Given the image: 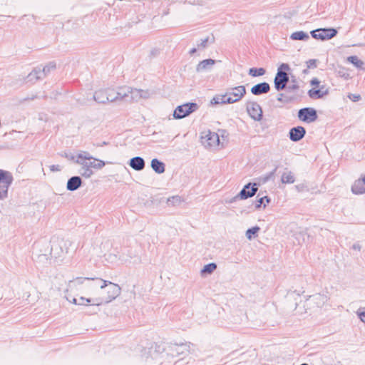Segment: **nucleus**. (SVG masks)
<instances>
[{
  "label": "nucleus",
  "mask_w": 365,
  "mask_h": 365,
  "mask_svg": "<svg viewBox=\"0 0 365 365\" xmlns=\"http://www.w3.org/2000/svg\"><path fill=\"white\" fill-rule=\"evenodd\" d=\"M85 282H87L88 287L93 289H100L101 296L96 297L98 300V306L110 302L120 294L121 289L118 284L101 278L76 277L69 281L68 287L73 288L83 284Z\"/></svg>",
  "instance_id": "nucleus-1"
},
{
  "label": "nucleus",
  "mask_w": 365,
  "mask_h": 365,
  "mask_svg": "<svg viewBox=\"0 0 365 365\" xmlns=\"http://www.w3.org/2000/svg\"><path fill=\"white\" fill-rule=\"evenodd\" d=\"M76 163L81 165L78 173L86 178L93 174L92 168L101 169L106 164L104 161L94 158L86 151H81L77 155Z\"/></svg>",
  "instance_id": "nucleus-2"
},
{
  "label": "nucleus",
  "mask_w": 365,
  "mask_h": 365,
  "mask_svg": "<svg viewBox=\"0 0 365 365\" xmlns=\"http://www.w3.org/2000/svg\"><path fill=\"white\" fill-rule=\"evenodd\" d=\"M149 93L147 91L132 88L130 87H121L118 88V96L120 101H138L140 98H148Z\"/></svg>",
  "instance_id": "nucleus-3"
},
{
  "label": "nucleus",
  "mask_w": 365,
  "mask_h": 365,
  "mask_svg": "<svg viewBox=\"0 0 365 365\" xmlns=\"http://www.w3.org/2000/svg\"><path fill=\"white\" fill-rule=\"evenodd\" d=\"M289 69V65L285 63H281L278 67L274 79V88L277 91H282L286 88L289 81V76L287 71Z\"/></svg>",
  "instance_id": "nucleus-4"
},
{
  "label": "nucleus",
  "mask_w": 365,
  "mask_h": 365,
  "mask_svg": "<svg viewBox=\"0 0 365 365\" xmlns=\"http://www.w3.org/2000/svg\"><path fill=\"white\" fill-rule=\"evenodd\" d=\"M329 300V297L327 294L317 293L311 296L305 300L304 307H306L305 312L307 310L314 312L319 308L324 307Z\"/></svg>",
  "instance_id": "nucleus-5"
},
{
  "label": "nucleus",
  "mask_w": 365,
  "mask_h": 365,
  "mask_svg": "<svg viewBox=\"0 0 365 365\" xmlns=\"http://www.w3.org/2000/svg\"><path fill=\"white\" fill-rule=\"evenodd\" d=\"M93 99L98 103L120 101L118 90L115 91L113 88H107L96 91L93 95Z\"/></svg>",
  "instance_id": "nucleus-6"
},
{
  "label": "nucleus",
  "mask_w": 365,
  "mask_h": 365,
  "mask_svg": "<svg viewBox=\"0 0 365 365\" xmlns=\"http://www.w3.org/2000/svg\"><path fill=\"white\" fill-rule=\"evenodd\" d=\"M14 180L11 173L9 171L0 170V200L8 196V190Z\"/></svg>",
  "instance_id": "nucleus-7"
},
{
  "label": "nucleus",
  "mask_w": 365,
  "mask_h": 365,
  "mask_svg": "<svg viewBox=\"0 0 365 365\" xmlns=\"http://www.w3.org/2000/svg\"><path fill=\"white\" fill-rule=\"evenodd\" d=\"M199 106L196 103H186L177 106L173 112L175 119L184 118L198 109Z\"/></svg>",
  "instance_id": "nucleus-8"
},
{
  "label": "nucleus",
  "mask_w": 365,
  "mask_h": 365,
  "mask_svg": "<svg viewBox=\"0 0 365 365\" xmlns=\"http://www.w3.org/2000/svg\"><path fill=\"white\" fill-rule=\"evenodd\" d=\"M258 190V184L254 182H249L246 184L238 195L232 197L229 200L230 203H232L236 201L237 199L246 200L247 198L254 196Z\"/></svg>",
  "instance_id": "nucleus-9"
},
{
  "label": "nucleus",
  "mask_w": 365,
  "mask_h": 365,
  "mask_svg": "<svg viewBox=\"0 0 365 365\" xmlns=\"http://www.w3.org/2000/svg\"><path fill=\"white\" fill-rule=\"evenodd\" d=\"M312 38L322 41L329 40L337 34V30L334 28H320L310 32Z\"/></svg>",
  "instance_id": "nucleus-10"
},
{
  "label": "nucleus",
  "mask_w": 365,
  "mask_h": 365,
  "mask_svg": "<svg viewBox=\"0 0 365 365\" xmlns=\"http://www.w3.org/2000/svg\"><path fill=\"white\" fill-rule=\"evenodd\" d=\"M227 104H232L240 101L246 94V88L244 86H238L227 89Z\"/></svg>",
  "instance_id": "nucleus-11"
},
{
  "label": "nucleus",
  "mask_w": 365,
  "mask_h": 365,
  "mask_svg": "<svg viewBox=\"0 0 365 365\" xmlns=\"http://www.w3.org/2000/svg\"><path fill=\"white\" fill-rule=\"evenodd\" d=\"M297 117L299 120L310 123L314 122L317 119L318 115L314 108L305 107L298 110Z\"/></svg>",
  "instance_id": "nucleus-12"
},
{
  "label": "nucleus",
  "mask_w": 365,
  "mask_h": 365,
  "mask_svg": "<svg viewBox=\"0 0 365 365\" xmlns=\"http://www.w3.org/2000/svg\"><path fill=\"white\" fill-rule=\"evenodd\" d=\"M246 108L249 115L254 120L260 121L262 119V109L257 102H247Z\"/></svg>",
  "instance_id": "nucleus-13"
},
{
  "label": "nucleus",
  "mask_w": 365,
  "mask_h": 365,
  "mask_svg": "<svg viewBox=\"0 0 365 365\" xmlns=\"http://www.w3.org/2000/svg\"><path fill=\"white\" fill-rule=\"evenodd\" d=\"M201 142L205 147H215L220 143V138L217 133L208 130L201 137Z\"/></svg>",
  "instance_id": "nucleus-14"
},
{
  "label": "nucleus",
  "mask_w": 365,
  "mask_h": 365,
  "mask_svg": "<svg viewBox=\"0 0 365 365\" xmlns=\"http://www.w3.org/2000/svg\"><path fill=\"white\" fill-rule=\"evenodd\" d=\"M63 245H66V243L63 241L58 242H53L51 247V255L52 257L56 259L62 257L64 253H67V248L63 249Z\"/></svg>",
  "instance_id": "nucleus-15"
},
{
  "label": "nucleus",
  "mask_w": 365,
  "mask_h": 365,
  "mask_svg": "<svg viewBox=\"0 0 365 365\" xmlns=\"http://www.w3.org/2000/svg\"><path fill=\"white\" fill-rule=\"evenodd\" d=\"M306 134V130L303 126L299 125L292 128L289 131V138L293 142L301 140Z\"/></svg>",
  "instance_id": "nucleus-16"
},
{
  "label": "nucleus",
  "mask_w": 365,
  "mask_h": 365,
  "mask_svg": "<svg viewBox=\"0 0 365 365\" xmlns=\"http://www.w3.org/2000/svg\"><path fill=\"white\" fill-rule=\"evenodd\" d=\"M251 93L255 96L267 93L270 91V86L267 82H262L251 88Z\"/></svg>",
  "instance_id": "nucleus-17"
},
{
  "label": "nucleus",
  "mask_w": 365,
  "mask_h": 365,
  "mask_svg": "<svg viewBox=\"0 0 365 365\" xmlns=\"http://www.w3.org/2000/svg\"><path fill=\"white\" fill-rule=\"evenodd\" d=\"M128 165L134 170L141 171L145 168V163L143 158L136 156L130 159Z\"/></svg>",
  "instance_id": "nucleus-18"
},
{
  "label": "nucleus",
  "mask_w": 365,
  "mask_h": 365,
  "mask_svg": "<svg viewBox=\"0 0 365 365\" xmlns=\"http://www.w3.org/2000/svg\"><path fill=\"white\" fill-rule=\"evenodd\" d=\"M328 93V89H325V87L324 86H322L321 88L319 89L312 88L308 91L309 96L312 99L322 98Z\"/></svg>",
  "instance_id": "nucleus-19"
},
{
  "label": "nucleus",
  "mask_w": 365,
  "mask_h": 365,
  "mask_svg": "<svg viewBox=\"0 0 365 365\" xmlns=\"http://www.w3.org/2000/svg\"><path fill=\"white\" fill-rule=\"evenodd\" d=\"M82 184V180L79 176H73L68 180L66 188L69 191H75L78 189Z\"/></svg>",
  "instance_id": "nucleus-20"
},
{
  "label": "nucleus",
  "mask_w": 365,
  "mask_h": 365,
  "mask_svg": "<svg viewBox=\"0 0 365 365\" xmlns=\"http://www.w3.org/2000/svg\"><path fill=\"white\" fill-rule=\"evenodd\" d=\"M351 191L354 194H363L365 192V176L356 180L351 187Z\"/></svg>",
  "instance_id": "nucleus-21"
},
{
  "label": "nucleus",
  "mask_w": 365,
  "mask_h": 365,
  "mask_svg": "<svg viewBox=\"0 0 365 365\" xmlns=\"http://www.w3.org/2000/svg\"><path fill=\"white\" fill-rule=\"evenodd\" d=\"M150 166L152 169L158 174L163 173L165 170V163L157 158H154L151 160Z\"/></svg>",
  "instance_id": "nucleus-22"
},
{
  "label": "nucleus",
  "mask_w": 365,
  "mask_h": 365,
  "mask_svg": "<svg viewBox=\"0 0 365 365\" xmlns=\"http://www.w3.org/2000/svg\"><path fill=\"white\" fill-rule=\"evenodd\" d=\"M98 300L96 297H88L86 298L83 297H81L78 298V305L81 306H87V305H92V306H98Z\"/></svg>",
  "instance_id": "nucleus-23"
},
{
  "label": "nucleus",
  "mask_w": 365,
  "mask_h": 365,
  "mask_svg": "<svg viewBox=\"0 0 365 365\" xmlns=\"http://www.w3.org/2000/svg\"><path fill=\"white\" fill-rule=\"evenodd\" d=\"M215 61L213 59H211V58L203 60L197 64L196 71L197 72L202 71L212 66L215 64Z\"/></svg>",
  "instance_id": "nucleus-24"
},
{
  "label": "nucleus",
  "mask_w": 365,
  "mask_h": 365,
  "mask_svg": "<svg viewBox=\"0 0 365 365\" xmlns=\"http://www.w3.org/2000/svg\"><path fill=\"white\" fill-rule=\"evenodd\" d=\"M172 351L176 353V355L185 354L189 352V345L182 344L180 345L175 344L172 346Z\"/></svg>",
  "instance_id": "nucleus-25"
},
{
  "label": "nucleus",
  "mask_w": 365,
  "mask_h": 365,
  "mask_svg": "<svg viewBox=\"0 0 365 365\" xmlns=\"http://www.w3.org/2000/svg\"><path fill=\"white\" fill-rule=\"evenodd\" d=\"M290 38L295 41H307L309 39V35L303 31H298L292 33Z\"/></svg>",
  "instance_id": "nucleus-26"
},
{
  "label": "nucleus",
  "mask_w": 365,
  "mask_h": 365,
  "mask_svg": "<svg viewBox=\"0 0 365 365\" xmlns=\"http://www.w3.org/2000/svg\"><path fill=\"white\" fill-rule=\"evenodd\" d=\"M56 68V63L55 62L52 61L48 63L46 66H45L43 68H39L38 73L42 76V78H43L48 73L51 72V71H53Z\"/></svg>",
  "instance_id": "nucleus-27"
},
{
  "label": "nucleus",
  "mask_w": 365,
  "mask_h": 365,
  "mask_svg": "<svg viewBox=\"0 0 365 365\" xmlns=\"http://www.w3.org/2000/svg\"><path fill=\"white\" fill-rule=\"evenodd\" d=\"M227 94L225 93L224 95H217L213 97L211 100L210 103L212 105L217 104H227Z\"/></svg>",
  "instance_id": "nucleus-28"
},
{
  "label": "nucleus",
  "mask_w": 365,
  "mask_h": 365,
  "mask_svg": "<svg viewBox=\"0 0 365 365\" xmlns=\"http://www.w3.org/2000/svg\"><path fill=\"white\" fill-rule=\"evenodd\" d=\"M281 181L282 183L292 184L294 182L295 178L291 171H286L282 174Z\"/></svg>",
  "instance_id": "nucleus-29"
},
{
  "label": "nucleus",
  "mask_w": 365,
  "mask_h": 365,
  "mask_svg": "<svg viewBox=\"0 0 365 365\" xmlns=\"http://www.w3.org/2000/svg\"><path fill=\"white\" fill-rule=\"evenodd\" d=\"M217 269V264L214 262L209 263L201 269V274H210Z\"/></svg>",
  "instance_id": "nucleus-30"
},
{
  "label": "nucleus",
  "mask_w": 365,
  "mask_h": 365,
  "mask_svg": "<svg viewBox=\"0 0 365 365\" xmlns=\"http://www.w3.org/2000/svg\"><path fill=\"white\" fill-rule=\"evenodd\" d=\"M39 67L34 68L27 76L28 81H36L39 79H42V76L38 73Z\"/></svg>",
  "instance_id": "nucleus-31"
},
{
  "label": "nucleus",
  "mask_w": 365,
  "mask_h": 365,
  "mask_svg": "<svg viewBox=\"0 0 365 365\" xmlns=\"http://www.w3.org/2000/svg\"><path fill=\"white\" fill-rule=\"evenodd\" d=\"M260 228L258 226H255L251 228H249L246 231V237L248 240H252V238L255 237L257 235L258 232L259 231Z\"/></svg>",
  "instance_id": "nucleus-32"
},
{
  "label": "nucleus",
  "mask_w": 365,
  "mask_h": 365,
  "mask_svg": "<svg viewBox=\"0 0 365 365\" xmlns=\"http://www.w3.org/2000/svg\"><path fill=\"white\" fill-rule=\"evenodd\" d=\"M265 72L266 71L263 68H250L248 73L252 77H257L263 76L265 73Z\"/></svg>",
  "instance_id": "nucleus-33"
},
{
  "label": "nucleus",
  "mask_w": 365,
  "mask_h": 365,
  "mask_svg": "<svg viewBox=\"0 0 365 365\" xmlns=\"http://www.w3.org/2000/svg\"><path fill=\"white\" fill-rule=\"evenodd\" d=\"M347 61L354 65L356 68H361L364 62L361 61L356 56H351L347 58Z\"/></svg>",
  "instance_id": "nucleus-34"
},
{
  "label": "nucleus",
  "mask_w": 365,
  "mask_h": 365,
  "mask_svg": "<svg viewBox=\"0 0 365 365\" xmlns=\"http://www.w3.org/2000/svg\"><path fill=\"white\" fill-rule=\"evenodd\" d=\"M180 202H181L180 197H179L178 195L170 197L168 199V203L169 205H176L179 204Z\"/></svg>",
  "instance_id": "nucleus-35"
},
{
  "label": "nucleus",
  "mask_w": 365,
  "mask_h": 365,
  "mask_svg": "<svg viewBox=\"0 0 365 365\" xmlns=\"http://www.w3.org/2000/svg\"><path fill=\"white\" fill-rule=\"evenodd\" d=\"M292 84L288 86V88H287L288 90L289 91H295L298 90L299 86L297 83L296 78L294 76H292Z\"/></svg>",
  "instance_id": "nucleus-36"
},
{
  "label": "nucleus",
  "mask_w": 365,
  "mask_h": 365,
  "mask_svg": "<svg viewBox=\"0 0 365 365\" xmlns=\"http://www.w3.org/2000/svg\"><path fill=\"white\" fill-rule=\"evenodd\" d=\"M356 315L357 317H359V319L363 322L365 324V310H364V308L361 309H359L357 311H356Z\"/></svg>",
  "instance_id": "nucleus-37"
},
{
  "label": "nucleus",
  "mask_w": 365,
  "mask_h": 365,
  "mask_svg": "<svg viewBox=\"0 0 365 365\" xmlns=\"http://www.w3.org/2000/svg\"><path fill=\"white\" fill-rule=\"evenodd\" d=\"M317 60L316 59H309L306 62L307 68H317Z\"/></svg>",
  "instance_id": "nucleus-38"
},
{
  "label": "nucleus",
  "mask_w": 365,
  "mask_h": 365,
  "mask_svg": "<svg viewBox=\"0 0 365 365\" xmlns=\"http://www.w3.org/2000/svg\"><path fill=\"white\" fill-rule=\"evenodd\" d=\"M348 98L353 102L359 101L361 99V96L356 93H349Z\"/></svg>",
  "instance_id": "nucleus-39"
},
{
  "label": "nucleus",
  "mask_w": 365,
  "mask_h": 365,
  "mask_svg": "<svg viewBox=\"0 0 365 365\" xmlns=\"http://www.w3.org/2000/svg\"><path fill=\"white\" fill-rule=\"evenodd\" d=\"M63 156H64L68 160H72L75 163H76V160L77 158V155H75L71 153H65Z\"/></svg>",
  "instance_id": "nucleus-40"
},
{
  "label": "nucleus",
  "mask_w": 365,
  "mask_h": 365,
  "mask_svg": "<svg viewBox=\"0 0 365 365\" xmlns=\"http://www.w3.org/2000/svg\"><path fill=\"white\" fill-rule=\"evenodd\" d=\"M209 37L202 39L200 43L197 45L198 47L205 48L207 46V43L209 42Z\"/></svg>",
  "instance_id": "nucleus-41"
},
{
  "label": "nucleus",
  "mask_w": 365,
  "mask_h": 365,
  "mask_svg": "<svg viewBox=\"0 0 365 365\" xmlns=\"http://www.w3.org/2000/svg\"><path fill=\"white\" fill-rule=\"evenodd\" d=\"M264 197H259L255 202V207L257 209L261 207L262 205L264 203Z\"/></svg>",
  "instance_id": "nucleus-42"
},
{
  "label": "nucleus",
  "mask_w": 365,
  "mask_h": 365,
  "mask_svg": "<svg viewBox=\"0 0 365 365\" xmlns=\"http://www.w3.org/2000/svg\"><path fill=\"white\" fill-rule=\"evenodd\" d=\"M51 171H60L61 170V166L58 165H52L50 166Z\"/></svg>",
  "instance_id": "nucleus-43"
},
{
  "label": "nucleus",
  "mask_w": 365,
  "mask_h": 365,
  "mask_svg": "<svg viewBox=\"0 0 365 365\" xmlns=\"http://www.w3.org/2000/svg\"><path fill=\"white\" fill-rule=\"evenodd\" d=\"M66 299H67L68 302H71V303H73V304H74L78 305V298H76V297H71V298H70V297H67V296H66Z\"/></svg>",
  "instance_id": "nucleus-44"
},
{
  "label": "nucleus",
  "mask_w": 365,
  "mask_h": 365,
  "mask_svg": "<svg viewBox=\"0 0 365 365\" xmlns=\"http://www.w3.org/2000/svg\"><path fill=\"white\" fill-rule=\"evenodd\" d=\"M319 83H320V81L317 78H312L310 81V84L312 86H318L319 85Z\"/></svg>",
  "instance_id": "nucleus-45"
},
{
  "label": "nucleus",
  "mask_w": 365,
  "mask_h": 365,
  "mask_svg": "<svg viewBox=\"0 0 365 365\" xmlns=\"http://www.w3.org/2000/svg\"><path fill=\"white\" fill-rule=\"evenodd\" d=\"M352 249L354 250L360 251L361 249V246L359 242H356L352 245Z\"/></svg>",
  "instance_id": "nucleus-46"
},
{
  "label": "nucleus",
  "mask_w": 365,
  "mask_h": 365,
  "mask_svg": "<svg viewBox=\"0 0 365 365\" xmlns=\"http://www.w3.org/2000/svg\"><path fill=\"white\" fill-rule=\"evenodd\" d=\"M196 51H197V49H196L195 48H192V49L190 51V55H192V54H194Z\"/></svg>",
  "instance_id": "nucleus-47"
},
{
  "label": "nucleus",
  "mask_w": 365,
  "mask_h": 365,
  "mask_svg": "<svg viewBox=\"0 0 365 365\" xmlns=\"http://www.w3.org/2000/svg\"><path fill=\"white\" fill-rule=\"evenodd\" d=\"M282 96H283V93H279V96L277 98V101H282Z\"/></svg>",
  "instance_id": "nucleus-48"
},
{
  "label": "nucleus",
  "mask_w": 365,
  "mask_h": 365,
  "mask_svg": "<svg viewBox=\"0 0 365 365\" xmlns=\"http://www.w3.org/2000/svg\"><path fill=\"white\" fill-rule=\"evenodd\" d=\"M264 200H266L267 203H269L270 202V198L267 196H264Z\"/></svg>",
  "instance_id": "nucleus-49"
},
{
  "label": "nucleus",
  "mask_w": 365,
  "mask_h": 365,
  "mask_svg": "<svg viewBox=\"0 0 365 365\" xmlns=\"http://www.w3.org/2000/svg\"><path fill=\"white\" fill-rule=\"evenodd\" d=\"M308 69H309V68H307L306 69H304V70L303 71V73H307V72H308Z\"/></svg>",
  "instance_id": "nucleus-50"
},
{
  "label": "nucleus",
  "mask_w": 365,
  "mask_h": 365,
  "mask_svg": "<svg viewBox=\"0 0 365 365\" xmlns=\"http://www.w3.org/2000/svg\"><path fill=\"white\" fill-rule=\"evenodd\" d=\"M39 258H46V255H41L38 257Z\"/></svg>",
  "instance_id": "nucleus-51"
},
{
  "label": "nucleus",
  "mask_w": 365,
  "mask_h": 365,
  "mask_svg": "<svg viewBox=\"0 0 365 365\" xmlns=\"http://www.w3.org/2000/svg\"><path fill=\"white\" fill-rule=\"evenodd\" d=\"M180 361H181V360L178 361L177 362H175V365H178V364H180Z\"/></svg>",
  "instance_id": "nucleus-52"
},
{
  "label": "nucleus",
  "mask_w": 365,
  "mask_h": 365,
  "mask_svg": "<svg viewBox=\"0 0 365 365\" xmlns=\"http://www.w3.org/2000/svg\"><path fill=\"white\" fill-rule=\"evenodd\" d=\"M298 307H299V305L296 303L295 309H298Z\"/></svg>",
  "instance_id": "nucleus-53"
},
{
  "label": "nucleus",
  "mask_w": 365,
  "mask_h": 365,
  "mask_svg": "<svg viewBox=\"0 0 365 365\" xmlns=\"http://www.w3.org/2000/svg\"><path fill=\"white\" fill-rule=\"evenodd\" d=\"M275 170H276V169L273 172L271 173V175H273L274 173L275 172Z\"/></svg>",
  "instance_id": "nucleus-54"
},
{
  "label": "nucleus",
  "mask_w": 365,
  "mask_h": 365,
  "mask_svg": "<svg viewBox=\"0 0 365 365\" xmlns=\"http://www.w3.org/2000/svg\"><path fill=\"white\" fill-rule=\"evenodd\" d=\"M300 365H308V364H307L304 363V364H300Z\"/></svg>",
  "instance_id": "nucleus-55"
}]
</instances>
